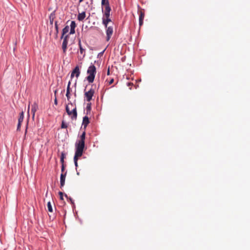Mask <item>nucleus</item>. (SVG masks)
<instances>
[{
    "instance_id": "34",
    "label": "nucleus",
    "mask_w": 250,
    "mask_h": 250,
    "mask_svg": "<svg viewBox=\"0 0 250 250\" xmlns=\"http://www.w3.org/2000/svg\"><path fill=\"white\" fill-rule=\"evenodd\" d=\"M29 108H30V105H29L28 107V113H29Z\"/></svg>"
},
{
    "instance_id": "1",
    "label": "nucleus",
    "mask_w": 250,
    "mask_h": 250,
    "mask_svg": "<svg viewBox=\"0 0 250 250\" xmlns=\"http://www.w3.org/2000/svg\"><path fill=\"white\" fill-rule=\"evenodd\" d=\"M85 132H83L80 136V140L76 143V151L74 157L75 166L78 167V158L82 156L85 146Z\"/></svg>"
},
{
    "instance_id": "10",
    "label": "nucleus",
    "mask_w": 250,
    "mask_h": 250,
    "mask_svg": "<svg viewBox=\"0 0 250 250\" xmlns=\"http://www.w3.org/2000/svg\"><path fill=\"white\" fill-rule=\"evenodd\" d=\"M38 109V105L36 103H34L33 104L31 105V113L32 114L33 118H34L35 112Z\"/></svg>"
},
{
    "instance_id": "31",
    "label": "nucleus",
    "mask_w": 250,
    "mask_h": 250,
    "mask_svg": "<svg viewBox=\"0 0 250 250\" xmlns=\"http://www.w3.org/2000/svg\"><path fill=\"white\" fill-rule=\"evenodd\" d=\"M61 158H63V159H64V154L63 153H62Z\"/></svg>"
},
{
    "instance_id": "17",
    "label": "nucleus",
    "mask_w": 250,
    "mask_h": 250,
    "mask_svg": "<svg viewBox=\"0 0 250 250\" xmlns=\"http://www.w3.org/2000/svg\"><path fill=\"white\" fill-rule=\"evenodd\" d=\"M23 118H24V113L23 111H22L20 114V117L18 119V122L22 123L23 122Z\"/></svg>"
},
{
    "instance_id": "21",
    "label": "nucleus",
    "mask_w": 250,
    "mask_h": 250,
    "mask_svg": "<svg viewBox=\"0 0 250 250\" xmlns=\"http://www.w3.org/2000/svg\"><path fill=\"white\" fill-rule=\"evenodd\" d=\"M70 84H71V82L69 81L68 82V85H67V89H66V92H70Z\"/></svg>"
},
{
    "instance_id": "29",
    "label": "nucleus",
    "mask_w": 250,
    "mask_h": 250,
    "mask_svg": "<svg viewBox=\"0 0 250 250\" xmlns=\"http://www.w3.org/2000/svg\"><path fill=\"white\" fill-rule=\"evenodd\" d=\"M54 104L57 105V104H58V102H57V98H55V100H54Z\"/></svg>"
},
{
    "instance_id": "35",
    "label": "nucleus",
    "mask_w": 250,
    "mask_h": 250,
    "mask_svg": "<svg viewBox=\"0 0 250 250\" xmlns=\"http://www.w3.org/2000/svg\"><path fill=\"white\" fill-rule=\"evenodd\" d=\"M56 92H57V91L56 90V91H55V94H56Z\"/></svg>"
},
{
    "instance_id": "26",
    "label": "nucleus",
    "mask_w": 250,
    "mask_h": 250,
    "mask_svg": "<svg viewBox=\"0 0 250 250\" xmlns=\"http://www.w3.org/2000/svg\"><path fill=\"white\" fill-rule=\"evenodd\" d=\"M21 123L18 122V126H17V130H20V128L21 127Z\"/></svg>"
},
{
    "instance_id": "3",
    "label": "nucleus",
    "mask_w": 250,
    "mask_h": 250,
    "mask_svg": "<svg viewBox=\"0 0 250 250\" xmlns=\"http://www.w3.org/2000/svg\"><path fill=\"white\" fill-rule=\"evenodd\" d=\"M88 76L86 77L87 81L89 83H92L95 77L96 74V68L94 64L90 65L87 70Z\"/></svg>"
},
{
    "instance_id": "2",
    "label": "nucleus",
    "mask_w": 250,
    "mask_h": 250,
    "mask_svg": "<svg viewBox=\"0 0 250 250\" xmlns=\"http://www.w3.org/2000/svg\"><path fill=\"white\" fill-rule=\"evenodd\" d=\"M111 10H104L103 9V16L102 17V23L106 28V40L108 41L113 33V28L112 26H108L109 22H111V19L110 18V13Z\"/></svg>"
},
{
    "instance_id": "12",
    "label": "nucleus",
    "mask_w": 250,
    "mask_h": 250,
    "mask_svg": "<svg viewBox=\"0 0 250 250\" xmlns=\"http://www.w3.org/2000/svg\"><path fill=\"white\" fill-rule=\"evenodd\" d=\"M145 17V13L143 11H140L139 14V25L142 26L143 24V20Z\"/></svg>"
},
{
    "instance_id": "25",
    "label": "nucleus",
    "mask_w": 250,
    "mask_h": 250,
    "mask_svg": "<svg viewBox=\"0 0 250 250\" xmlns=\"http://www.w3.org/2000/svg\"><path fill=\"white\" fill-rule=\"evenodd\" d=\"M70 92H66V96L67 97V99L68 100H69L70 97Z\"/></svg>"
},
{
    "instance_id": "15",
    "label": "nucleus",
    "mask_w": 250,
    "mask_h": 250,
    "mask_svg": "<svg viewBox=\"0 0 250 250\" xmlns=\"http://www.w3.org/2000/svg\"><path fill=\"white\" fill-rule=\"evenodd\" d=\"M85 18V12H83L81 13H79L78 15V20L80 21H82Z\"/></svg>"
},
{
    "instance_id": "30",
    "label": "nucleus",
    "mask_w": 250,
    "mask_h": 250,
    "mask_svg": "<svg viewBox=\"0 0 250 250\" xmlns=\"http://www.w3.org/2000/svg\"><path fill=\"white\" fill-rule=\"evenodd\" d=\"M109 74H110V70H109V68H108V69L107 70V75H109Z\"/></svg>"
},
{
    "instance_id": "22",
    "label": "nucleus",
    "mask_w": 250,
    "mask_h": 250,
    "mask_svg": "<svg viewBox=\"0 0 250 250\" xmlns=\"http://www.w3.org/2000/svg\"><path fill=\"white\" fill-rule=\"evenodd\" d=\"M64 169H65V166H64V164H62V167H61L62 173H64L65 172H64Z\"/></svg>"
},
{
    "instance_id": "8",
    "label": "nucleus",
    "mask_w": 250,
    "mask_h": 250,
    "mask_svg": "<svg viewBox=\"0 0 250 250\" xmlns=\"http://www.w3.org/2000/svg\"><path fill=\"white\" fill-rule=\"evenodd\" d=\"M81 71L79 67L76 66L72 71L71 74V78L72 79L75 75L77 78H78L80 75Z\"/></svg>"
},
{
    "instance_id": "6",
    "label": "nucleus",
    "mask_w": 250,
    "mask_h": 250,
    "mask_svg": "<svg viewBox=\"0 0 250 250\" xmlns=\"http://www.w3.org/2000/svg\"><path fill=\"white\" fill-rule=\"evenodd\" d=\"M69 38V35H66L63 37V42L62 43V49L63 50V53H65L67 48L68 39Z\"/></svg>"
},
{
    "instance_id": "20",
    "label": "nucleus",
    "mask_w": 250,
    "mask_h": 250,
    "mask_svg": "<svg viewBox=\"0 0 250 250\" xmlns=\"http://www.w3.org/2000/svg\"><path fill=\"white\" fill-rule=\"evenodd\" d=\"M67 127V125L64 123L63 121H62L61 125V128H66Z\"/></svg>"
},
{
    "instance_id": "19",
    "label": "nucleus",
    "mask_w": 250,
    "mask_h": 250,
    "mask_svg": "<svg viewBox=\"0 0 250 250\" xmlns=\"http://www.w3.org/2000/svg\"><path fill=\"white\" fill-rule=\"evenodd\" d=\"M79 46L80 48V52L81 54H82L84 52V49H83L82 46L81 42L80 40L79 42Z\"/></svg>"
},
{
    "instance_id": "13",
    "label": "nucleus",
    "mask_w": 250,
    "mask_h": 250,
    "mask_svg": "<svg viewBox=\"0 0 250 250\" xmlns=\"http://www.w3.org/2000/svg\"><path fill=\"white\" fill-rule=\"evenodd\" d=\"M89 118L87 116H84L83 118V125L84 128H86L88 124H89Z\"/></svg>"
},
{
    "instance_id": "23",
    "label": "nucleus",
    "mask_w": 250,
    "mask_h": 250,
    "mask_svg": "<svg viewBox=\"0 0 250 250\" xmlns=\"http://www.w3.org/2000/svg\"><path fill=\"white\" fill-rule=\"evenodd\" d=\"M59 194L60 195V198L61 200H63V193L62 192H61L60 191L59 192Z\"/></svg>"
},
{
    "instance_id": "33",
    "label": "nucleus",
    "mask_w": 250,
    "mask_h": 250,
    "mask_svg": "<svg viewBox=\"0 0 250 250\" xmlns=\"http://www.w3.org/2000/svg\"><path fill=\"white\" fill-rule=\"evenodd\" d=\"M133 84L132 83H128V85H132Z\"/></svg>"
},
{
    "instance_id": "27",
    "label": "nucleus",
    "mask_w": 250,
    "mask_h": 250,
    "mask_svg": "<svg viewBox=\"0 0 250 250\" xmlns=\"http://www.w3.org/2000/svg\"><path fill=\"white\" fill-rule=\"evenodd\" d=\"M114 82V79H112L110 80V81L108 82L109 84H111Z\"/></svg>"
},
{
    "instance_id": "4",
    "label": "nucleus",
    "mask_w": 250,
    "mask_h": 250,
    "mask_svg": "<svg viewBox=\"0 0 250 250\" xmlns=\"http://www.w3.org/2000/svg\"><path fill=\"white\" fill-rule=\"evenodd\" d=\"M66 111L67 114L71 117L72 120H76L77 117L76 107L70 103L66 106Z\"/></svg>"
},
{
    "instance_id": "5",
    "label": "nucleus",
    "mask_w": 250,
    "mask_h": 250,
    "mask_svg": "<svg viewBox=\"0 0 250 250\" xmlns=\"http://www.w3.org/2000/svg\"><path fill=\"white\" fill-rule=\"evenodd\" d=\"M94 93L95 90L92 88L89 91L85 92L84 96L86 98V101L90 102L92 100Z\"/></svg>"
},
{
    "instance_id": "11",
    "label": "nucleus",
    "mask_w": 250,
    "mask_h": 250,
    "mask_svg": "<svg viewBox=\"0 0 250 250\" xmlns=\"http://www.w3.org/2000/svg\"><path fill=\"white\" fill-rule=\"evenodd\" d=\"M76 26V24L75 21H71L70 24V31L69 34H74L75 33V27Z\"/></svg>"
},
{
    "instance_id": "16",
    "label": "nucleus",
    "mask_w": 250,
    "mask_h": 250,
    "mask_svg": "<svg viewBox=\"0 0 250 250\" xmlns=\"http://www.w3.org/2000/svg\"><path fill=\"white\" fill-rule=\"evenodd\" d=\"M55 18V14L54 12H52V13H51V14L50 15V16H49V21H50V23L51 25H53V21H54V20Z\"/></svg>"
},
{
    "instance_id": "7",
    "label": "nucleus",
    "mask_w": 250,
    "mask_h": 250,
    "mask_svg": "<svg viewBox=\"0 0 250 250\" xmlns=\"http://www.w3.org/2000/svg\"><path fill=\"white\" fill-rule=\"evenodd\" d=\"M101 5L102 6V10H111L108 0H102Z\"/></svg>"
},
{
    "instance_id": "32",
    "label": "nucleus",
    "mask_w": 250,
    "mask_h": 250,
    "mask_svg": "<svg viewBox=\"0 0 250 250\" xmlns=\"http://www.w3.org/2000/svg\"><path fill=\"white\" fill-rule=\"evenodd\" d=\"M27 131V125L26 126L25 131V135H26Z\"/></svg>"
},
{
    "instance_id": "14",
    "label": "nucleus",
    "mask_w": 250,
    "mask_h": 250,
    "mask_svg": "<svg viewBox=\"0 0 250 250\" xmlns=\"http://www.w3.org/2000/svg\"><path fill=\"white\" fill-rule=\"evenodd\" d=\"M69 30V27L68 25H66L64 27V28L62 29V35L61 37V39H62L64 36H65V34L68 32Z\"/></svg>"
},
{
    "instance_id": "28",
    "label": "nucleus",
    "mask_w": 250,
    "mask_h": 250,
    "mask_svg": "<svg viewBox=\"0 0 250 250\" xmlns=\"http://www.w3.org/2000/svg\"><path fill=\"white\" fill-rule=\"evenodd\" d=\"M61 162L62 163V164H64V159H63V158H61Z\"/></svg>"
},
{
    "instance_id": "9",
    "label": "nucleus",
    "mask_w": 250,
    "mask_h": 250,
    "mask_svg": "<svg viewBox=\"0 0 250 250\" xmlns=\"http://www.w3.org/2000/svg\"><path fill=\"white\" fill-rule=\"evenodd\" d=\"M67 174V171L64 173H62L60 176V188H62L64 186L65 177Z\"/></svg>"
},
{
    "instance_id": "18",
    "label": "nucleus",
    "mask_w": 250,
    "mask_h": 250,
    "mask_svg": "<svg viewBox=\"0 0 250 250\" xmlns=\"http://www.w3.org/2000/svg\"><path fill=\"white\" fill-rule=\"evenodd\" d=\"M47 207L48 211L52 212H53V208L51 202L49 201L47 203Z\"/></svg>"
},
{
    "instance_id": "24",
    "label": "nucleus",
    "mask_w": 250,
    "mask_h": 250,
    "mask_svg": "<svg viewBox=\"0 0 250 250\" xmlns=\"http://www.w3.org/2000/svg\"><path fill=\"white\" fill-rule=\"evenodd\" d=\"M55 29H56V33L57 34L58 33V24H57V21H56L55 23Z\"/></svg>"
}]
</instances>
